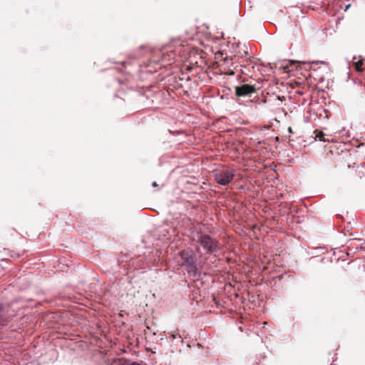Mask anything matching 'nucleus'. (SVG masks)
<instances>
[{
  "label": "nucleus",
  "mask_w": 365,
  "mask_h": 365,
  "mask_svg": "<svg viewBox=\"0 0 365 365\" xmlns=\"http://www.w3.org/2000/svg\"><path fill=\"white\" fill-rule=\"evenodd\" d=\"M195 240L203 247L206 253L212 254L220 250L219 242L208 235L199 232Z\"/></svg>",
  "instance_id": "f257e3e1"
},
{
  "label": "nucleus",
  "mask_w": 365,
  "mask_h": 365,
  "mask_svg": "<svg viewBox=\"0 0 365 365\" xmlns=\"http://www.w3.org/2000/svg\"><path fill=\"white\" fill-rule=\"evenodd\" d=\"M235 171L228 168H223L214 171L215 181L221 185H227L232 182Z\"/></svg>",
  "instance_id": "f03ea898"
},
{
  "label": "nucleus",
  "mask_w": 365,
  "mask_h": 365,
  "mask_svg": "<svg viewBox=\"0 0 365 365\" xmlns=\"http://www.w3.org/2000/svg\"><path fill=\"white\" fill-rule=\"evenodd\" d=\"M255 92V88L249 84L235 87V95L238 97L250 96Z\"/></svg>",
  "instance_id": "7ed1b4c3"
},
{
  "label": "nucleus",
  "mask_w": 365,
  "mask_h": 365,
  "mask_svg": "<svg viewBox=\"0 0 365 365\" xmlns=\"http://www.w3.org/2000/svg\"><path fill=\"white\" fill-rule=\"evenodd\" d=\"M12 316V314L9 313L8 308L0 304V327L6 326Z\"/></svg>",
  "instance_id": "20e7f679"
},
{
  "label": "nucleus",
  "mask_w": 365,
  "mask_h": 365,
  "mask_svg": "<svg viewBox=\"0 0 365 365\" xmlns=\"http://www.w3.org/2000/svg\"><path fill=\"white\" fill-rule=\"evenodd\" d=\"M181 257L182 259H183L182 264L187 265L190 268H192L194 267V259L190 255H189L187 252L182 251Z\"/></svg>",
  "instance_id": "39448f33"
},
{
  "label": "nucleus",
  "mask_w": 365,
  "mask_h": 365,
  "mask_svg": "<svg viewBox=\"0 0 365 365\" xmlns=\"http://www.w3.org/2000/svg\"><path fill=\"white\" fill-rule=\"evenodd\" d=\"M356 60V57H354L353 58V61H352V65L354 67L355 70L356 71H359V72H361L364 71V68H363V64H364V62H363V59H359L357 61Z\"/></svg>",
  "instance_id": "423d86ee"
},
{
  "label": "nucleus",
  "mask_w": 365,
  "mask_h": 365,
  "mask_svg": "<svg viewBox=\"0 0 365 365\" xmlns=\"http://www.w3.org/2000/svg\"><path fill=\"white\" fill-rule=\"evenodd\" d=\"M314 133L315 135V138H318L320 141L322 142H329V139L325 138V134L322 131L319 130H315L314 131Z\"/></svg>",
  "instance_id": "0eeeda50"
},
{
  "label": "nucleus",
  "mask_w": 365,
  "mask_h": 365,
  "mask_svg": "<svg viewBox=\"0 0 365 365\" xmlns=\"http://www.w3.org/2000/svg\"><path fill=\"white\" fill-rule=\"evenodd\" d=\"M9 257L13 259H18L24 255V250L15 252L14 250H9Z\"/></svg>",
  "instance_id": "6e6552de"
},
{
  "label": "nucleus",
  "mask_w": 365,
  "mask_h": 365,
  "mask_svg": "<svg viewBox=\"0 0 365 365\" xmlns=\"http://www.w3.org/2000/svg\"><path fill=\"white\" fill-rule=\"evenodd\" d=\"M170 337L173 339H180V342H182V336H180V334L178 332V331H175L174 333H172L170 334Z\"/></svg>",
  "instance_id": "1a4fd4ad"
},
{
  "label": "nucleus",
  "mask_w": 365,
  "mask_h": 365,
  "mask_svg": "<svg viewBox=\"0 0 365 365\" xmlns=\"http://www.w3.org/2000/svg\"><path fill=\"white\" fill-rule=\"evenodd\" d=\"M16 231L14 229H9L6 230V236H12L14 233H16Z\"/></svg>",
  "instance_id": "9d476101"
},
{
  "label": "nucleus",
  "mask_w": 365,
  "mask_h": 365,
  "mask_svg": "<svg viewBox=\"0 0 365 365\" xmlns=\"http://www.w3.org/2000/svg\"><path fill=\"white\" fill-rule=\"evenodd\" d=\"M354 247H356V242L353 240L350 242V245L348 247V250H351L352 248H354Z\"/></svg>",
  "instance_id": "9b49d317"
},
{
  "label": "nucleus",
  "mask_w": 365,
  "mask_h": 365,
  "mask_svg": "<svg viewBox=\"0 0 365 365\" xmlns=\"http://www.w3.org/2000/svg\"><path fill=\"white\" fill-rule=\"evenodd\" d=\"M232 58H229L228 56L223 57L220 61H222L224 63H227L229 61H232Z\"/></svg>",
  "instance_id": "f8f14e48"
},
{
  "label": "nucleus",
  "mask_w": 365,
  "mask_h": 365,
  "mask_svg": "<svg viewBox=\"0 0 365 365\" xmlns=\"http://www.w3.org/2000/svg\"><path fill=\"white\" fill-rule=\"evenodd\" d=\"M306 6L308 7L309 9H312V10H317L318 9V8L317 6H315L314 5L309 4V5H307Z\"/></svg>",
  "instance_id": "ddd939ff"
},
{
  "label": "nucleus",
  "mask_w": 365,
  "mask_h": 365,
  "mask_svg": "<svg viewBox=\"0 0 365 365\" xmlns=\"http://www.w3.org/2000/svg\"><path fill=\"white\" fill-rule=\"evenodd\" d=\"M227 74L230 76H233L235 74V73L233 71H230V72L227 73Z\"/></svg>",
  "instance_id": "4468645a"
},
{
  "label": "nucleus",
  "mask_w": 365,
  "mask_h": 365,
  "mask_svg": "<svg viewBox=\"0 0 365 365\" xmlns=\"http://www.w3.org/2000/svg\"><path fill=\"white\" fill-rule=\"evenodd\" d=\"M153 187H156V186H158V185H157V183H156L155 182H154L153 183Z\"/></svg>",
  "instance_id": "2eb2a0df"
},
{
  "label": "nucleus",
  "mask_w": 365,
  "mask_h": 365,
  "mask_svg": "<svg viewBox=\"0 0 365 365\" xmlns=\"http://www.w3.org/2000/svg\"><path fill=\"white\" fill-rule=\"evenodd\" d=\"M349 6H350V4L347 5V6H346V9H345V11H346V10Z\"/></svg>",
  "instance_id": "dca6fc26"
},
{
  "label": "nucleus",
  "mask_w": 365,
  "mask_h": 365,
  "mask_svg": "<svg viewBox=\"0 0 365 365\" xmlns=\"http://www.w3.org/2000/svg\"><path fill=\"white\" fill-rule=\"evenodd\" d=\"M309 3L314 4V3H315V1H309Z\"/></svg>",
  "instance_id": "f3484780"
}]
</instances>
